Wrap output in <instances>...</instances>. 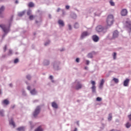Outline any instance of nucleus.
Segmentation results:
<instances>
[{
	"label": "nucleus",
	"mask_w": 131,
	"mask_h": 131,
	"mask_svg": "<svg viewBox=\"0 0 131 131\" xmlns=\"http://www.w3.org/2000/svg\"><path fill=\"white\" fill-rule=\"evenodd\" d=\"M12 21H13V18H11L9 25L4 24L0 25L1 28H2L4 32V34L2 36L3 38L10 32V27H11V22H12Z\"/></svg>",
	"instance_id": "obj_1"
},
{
	"label": "nucleus",
	"mask_w": 131,
	"mask_h": 131,
	"mask_svg": "<svg viewBox=\"0 0 131 131\" xmlns=\"http://www.w3.org/2000/svg\"><path fill=\"white\" fill-rule=\"evenodd\" d=\"M108 27H103L101 25L98 26L96 28V30L97 32H102L103 33H106L107 32V29Z\"/></svg>",
	"instance_id": "obj_2"
},
{
	"label": "nucleus",
	"mask_w": 131,
	"mask_h": 131,
	"mask_svg": "<svg viewBox=\"0 0 131 131\" xmlns=\"http://www.w3.org/2000/svg\"><path fill=\"white\" fill-rule=\"evenodd\" d=\"M114 21V17L113 15H110L107 16L106 19V23L107 26H111L113 24V21Z\"/></svg>",
	"instance_id": "obj_3"
},
{
	"label": "nucleus",
	"mask_w": 131,
	"mask_h": 131,
	"mask_svg": "<svg viewBox=\"0 0 131 131\" xmlns=\"http://www.w3.org/2000/svg\"><path fill=\"white\" fill-rule=\"evenodd\" d=\"M60 62L59 61H55L53 63V68L54 70H61V67H60Z\"/></svg>",
	"instance_id": "obj_4"
},
{
	"label": "nucleus",
	"mask_w": 131,
	"mask_h": 131,
	"mask_svg": "<svg viewBox=\"0 0 131 131\" xmlns=\"http://www.w3.org/2000/svg\"><path fill=\"white\" fill-rule=\"evenodd\" d=\"M39 112H40V107L37 106L33 113V115L35 118L37 117V115L39 114Z\"/></svg>",
	"instance_id": "obj_5"
},
{
	"label": "nucleus",
	"mask_w": 131,
	"mask_h": 131,
	"mask_svg": "<svg viewBox=\"0 0 131 131\" xmlns=\"http://www.w3.org/2000/svg\"><path fill=\"white\" fill-rule=\"evenodd\" d=\"M91 83L92 84V86L91 87L92 93H96V82L95 81H91Z\"/></svg>",
	"instance_id": "obj_6"
},
{
	"label": "nucleus",
	"mask_w": 131,
	"mask_h": 131,
	"mask_svg": "<svg viewBox=\"0 0 131 131\" xmlns=\"http://www.w3.org/2000/svg\"><path fill=\"white\" fill-rule=\"evenodd\" d=\"M27 90L28 91H30V94L33 95H36V94H37V91L35 90V89H33L32 90H31L30 86H27Z\"/></svg>",
	"instance_id": "obj_7"
},
{
	"label": "nucleus",
	"mask_w": 131,
	"mask_h": 131,
	"mask_svg": "<svg viewBox=\"0 0 131 131\" xmlns=\"http://www.w3.org/2000/svg\"><path fill=\"white\" fill-rule=\"evenodd\" d=\"M89 35H90V33L88 31H84L81 33V39H83V38L86 37V36H89Z\"/></svg>",
	"instance_id": "obj_8"
},
{
	"label": "nucleus",
	"mask_w": 131,
	"mask_h": 131,
	"mask_svg": "<svg viewBox=\"0 0 131 131\" xmlns=\"http://www.w3.org/2000/svg\"><path fill=\"white\" fill-rule=\"evenodd\" d=\"M74 84L75 85L76 90H79V89H81V88H82V85H81V84H80V83L77 81H76Z\"/></svg>",
	"instance_id": "obj_9"
},
{
	"label": "nucleus",
	"mask_w": 131,
	"mask_h": 131,
	"mask_svg": "<svg viewBox=\"0 0 131 131\" xmlns=\"http://www.w3.org/2000/svg\"><path fill=\"white\" fill-rule=\"evenodd\" d=\"M58 24L60 28H61V27H64V26H65V23H64V21H63V20L62 19L58 20Z\"/></svg>",
	"instance_id": "obj_10"
},
{
	"label": "nucleus",
	"mask_w": 131,
	"mask_h": 131,
	"mask_svg": "<svg viewBox=\"0 0 131 131\" xmlns=\"http://www.w3.org/2000/svg\"><path fill=\"white\" fill-rule=\"evenodd\" d=\"M5 11V6H2L0 8V17L1 18H4V14H3V12Z\"/></svg>",
	"instance_id": "obj_11"
},
{
	"label": "nucleus",
	"mask_w": 131,
	"mask_h": 131,
	"mask_svg": "<svg viewBox=\"0 0 131 131\" xmlns=\"http://www.w3.org/2000/svg\"><path fill=\"white\" fill-rule=\"evenodd\" d=\"M121 16H126L127 15V10L126 9H123L121 11Z\"/></svg>",
	"instance_id": "obj_12"
},
{
	"label": "nucleus",
	"mask_w": 131,
	"mask_h": 131,
	"mask_svg": "<svg viewBox=\"0 0 131 131\" xmlns=\"http://www.w3.org/2000/svg\"><path fill=\"white\" fill-rule=\"evenodd\" d=\"M119 34V33L118 32V31L115 30L113 34V38L115 39L118 37Z\"/></svg>",
	"instance_id": "obj_13"
},
{
	"label": "nucleus",
	"mask_w": 131,
	"mask_h": 131,
	"mask_svg": "<svg viewBox=\"0 0 131 131\" xmlns=\"http://www.w3.org/2000/svg\"><path fill=\"white\" fill-rule=\"evenodd\" d=\"M126 27L127 28H128V29H129V33H130V31H131V22L130 21H126Z\"/></svg>",
	"instance_id": "obj_14"
},
{
	"label": "nucleus",
	"mask_w": 131,
	"mask_h": 131,
	"mask_svg": "<svg viewBox=\"0 0 131 131\" xmlns=\"http://www.w3.org/2000/svg\"><path fill=\"white\" fill-rule=\"evenodd\" d=\"M93 40L95 41V42H98L99 41V39H100V38L96 35H94L92 37Z\"/></svg>",
	"instance_id": "obj_15"
},
{
	"label": "nucleus",
	"mask_w": 131,
	"mask_h": 131,
	"mask_svg": "<svg viewBox=\"0 0 131 131\" xmlns=\"http://www.w3.org/2000/svg\"><path fill=\"white\" fill-rule=\"evenodd\" d=\"M128 83H129V79H126L123 82L124 86H128Z\"/></svg>",
	"instance_id": "obj_16"
},
{
	"label": "nucleus",
	"mask_w": 131,
	"mask_h": 131,
	"mask_svg": "<svg viewBox=\"0 0 131 131\" xmlns=\"http://www.w3.org/2000/svg\"><path fill=\"white\" fill-rule=\"evenodd\" d=\"M105 82V80H104V79H102L101 81H100V83L99 84V89H103V86L104 85V83Z\"/></svg>",
	"instance_id": "obj_17"
},
{
	"label": "nucleus",
	"mask_w": 131,
	"mask_h": 131,
	"mask_svg": "<svg viewBox=\"0 0 131 131\" xmlns=\"http://www.w3.org/2000/svg\"><path fill=\"white\" fill-rule=\"evenodd\" d=\"M52 106L53 107V108H55V109H57L58 104H57V103H56L55 102H53L52 103Z\"/></svg>",
	"instance_id": "obj_18"
},
{
	"label": "nucleus",
	"mask_w": 131,
	"mask_h": 131,
	"mask_svg": "<svg viewBox=\"0 0 131 131\" xmlns=\"http://www.w3.org/2000/svg\"><path fill=\"white\" fill-rule=\"evenodd\" d=\"M9 103H10V102L7 99H5L2 102L3 105H9Z\"/></svg>",
	"instance_id": "obj_19"
},
{
	"label": "nucleus",
	"mask_w": 131,
	"mask_h": 131,
	"mask_svg": "<svg viewBox=\"0 0 131 131\" xmlns=\"http://www.w3.org/2000/svg\"><path fill=\"white\" fill-rule=\"evenodd\" d=\"M9 124L10 125H12L13 127H15V123L14 122V121H13V119L9 120Z\"/></svg>",
	"instance_id": "obj_20"
},
{
	"label": "nucleus",
	"mask_w": 131,
	"mask_h": 131,
	"mask_svg": "<svg viewBox=\"0 0 131 131\" xmlns=\"http://www.w3.org/2000/svg\"><path fill=\"white\" fill-rule=\"evenodd\" d=\"M17 131H25V126H21L17 128Z\"/></svg>",
	"instance_id": "obj_21"
},
{
	"label": "nucleus",
	"mask_w": 131,
	"mask_h": 131,
	"mask_svg": "<svg viewBox=\"0 0 131 131\" xmlns=\"http://www.w3.org/2000/svg\"><path fill=\"white\" fill-rule=\"evenodd\" d=\"M0 116L4 117L5 116V111L0 109Z\"/></svg>",
	"instance_id": "obj_22"
},
{
	"label": "nucleus",
	"mask_w": 131,
	"mask_h": 131,
	"mask_svg": "<svg viewBox=\"0 0 131 131\" xmlns=\"http://www.w3.org/2000/svg\"><path fill=\"white\" fill-rule=\"evenodd\" d=\"M25 13H26V10L20 12H18V16L19 17H22L23 16V15H24V14H25Z\"/></svg>",
	"instance_id": "obj_23"
},
{
	"label": "nucleus",
	"mask_w": 131,
	"mask_h": 131,
	"mask_svg": "<svg viewBox=\"0 0 131 131\" xmlns=\"http://www.w3.org/2000/svg\"><path fill=\"white\" fill-rule=\"evenodd\" d=\"M50 64V61L48 60H45L43 61V65H45L46 66H48V65H49Z\"/></svg>",
	"instance_id": "obj_24"
},
{
	"label": "nucleus",
	"mask_w": 131,
	"mask_h": 131,
	"mask_svg": "<svg viewBox=\"0 0 131 131\" xmlns=\"http://www.w3.org/2000/svg\"><path fill=\"white\" fill-rule=\"evenodd\" d=\"M130 126H131V121L128 122L126 123V127L127 128H129Z\"/></svg>",
	"instance_id": "obj_25"
},
{
	"label": "nucleus",
	"mask_w": 131,
	"mask_h": 131,
	"mask_svg": "<svg viewBox=\"0 0 131 131\" xmlns=\"http://www.w3.org/2000/svg\"><path fill=\"white\" fill-rule=\"evenodd\" d=\"M71 16L73 19H76L77 18V15L75 13H72Z\"/></svg>",
	"instance_id": "obj_26"
},
{
	"label": "nucleus",
	"mask_w": 131,
	"mask_h": 131,
	"mask_svg": "<svg viewBox=\"0 0 131 131\" xmlns=\"http://www.w3.org/2000/svg\"><path fill=\"white\" fill-rule=\"evenodd\" d=\"M108 121H111V120H112V114L110 113L108 115Z\"/></svg>",
	"instance_id": "obj_27"
},
{
	"label": "nucleus",
	"mask_w": 131,
	"mask_h": 131,
	"mask_svg": "<svg viewBox=\"0 0 131 131\" xmlns=\"http://www.w3.org/2000/svg\"><path fill=\"white\" fill-rule=\"evenodd\" d=\"M113 81H114V82H115L116 83H118V82H119V80L118 78H114L113 79Z\"/></svg>",
	"instance_id": "obj_28"
},
{
	"label": "nucleus",
	"mask_w": 131,
	"mask_h": 131,
	"mask_svg": "<svg viewBox=\"0 0 131 131\" xmlns=\"http://www.w3.org/2000/svg\"><path fill=\"white\" fill-rule=\"evenodd\" d=\"M35 131H43V129H42V128H41V126L38 127Z\"/></svg>",
	"instance_id": "obj_29"
},
{
	"label": "nucleus",
	"mask_w": 131,
	"mask_h": 131,
	"mask_svg": "<svg viewBox=\"0 0 131 131\" xmlns=\"http://www.w3.org/2000/svg\"><path fill=\"white\" fill-rule=\"evenodd\" d=\"M74 28H75L76 29H77V28H79V24H78V23H76L74 26Z\"/></svg>",
	"instance_id": "obj_30"
},
{
	"label": "nucleus",
	"mask_w": 131,
	"mask_h": 131,
	"mask_svg": "<svg viewBox=\"0 0 131 131\" xmlns=\"http://www.w3.org/2000/svg\"><path fill=\"white\" fill-rule=\"evenodd\" d=\"M60 11H62L63 15L65 14V10H64V9H60V8H58L57 12H60Z\"/></svg>",
	"instance_id": "obj_31"
},
{
	"label": "nucleus",
	"mask_w": 131,
	"mask_h": 131,
	"mask_svg": "<svg viewBox=\"0 0 131 131\" xmlns=\"http://www.w3.org/2000/svg\"><path fill=\"white\" fill-rule=\"evenodd\" d=\"M95 16H100L101 15V12L100 11H98L97 12L94 13Z\"/></svg>",
	"instance_id": "obj_32"
},
{
	"label": "nucleus",
	"mask_w": 131,
	"mask_h": 131,
	"mask_svg": "<svg viewBox=\"0 0 131 131\" xmlns=\"http://www.w3.org/2000/svg\"><path fill=\"white\" fill-rule=\"evenodd\" d=\"M110 4L112 7H114V6H115V3H114V2L112 1H110Z\"/></svg>",
	"instance_id": "obj_33"
},
{
	"label": "nucleus",
	"mask_w": 131,
	"mask_h": 131,
	"mask_svg": "<svg viewBox=\"0 0 131 131\" xmlns=\"http://www.w3.org/2000/svg\"><path fill=\"white\" fill-rule=\"evenodd\" d=\"M34 4H33V3L32 2H31L29 4V7L30 8H32V7H34Z\"/></svg>",
	"instance_id": "obj_34"
},
{
	"label": "nucleus",
	"mask_w": 131,
	"mask_h": 131,
	"mask_svg": "<svg viewBox=\"0 0 131 131\" xmlns=\"http://www.w3.org/2000/svg\"><path fill=\"white\" fill-rule=\"evenodd\" d=\"M87 57H88V58H93V54H92L91 53H89L87 55Z\"/></svg>",
	"instance_id": "obj_35"
},
{
	"label": "nucleus",
	"mask_w": 131,
	"mask_h": 131,
	"mask_svg": "<svg viewBox=\"0 0 131 131\" xmlns=\"http://www.w3.org/2000/svg\"><path fill=\"white\" fill-rule=\"evenodd\" d=\"M31 13H32L31 10H28V11H27V15H28V16H30V15H31Z\"/></svg>",
	"instance_id": "obj_36"
},
{
	"label": "nucleus",
	"mask_w": 131,
	"mask_h": 131,
	"mask_svg": "<svg viewBox=\"0 0 131 131\" xmlns=\"http://www.w3.org/2000/svg\"><path fill=\"white\" fill-rule=\"evenodd\" d=\"M13 54V51L12 50H9V53L8 54V56H11Z\"/></svg>",
	"instance_id": "obj_37"
},
{
	"label": "nucleus",
	"mask_w": 131,
	"mask_h": 131,
	"mask_svg": "<svg viewBox=\"0 0 131 131\" xmlns=\"http://www.w3.org/2000/svg\"><path fill=\"white\" fill-rule=\"evenodd\" d=\"M68 27L69 30H72V27L71 26V25L68 24Z\"/></svg>",
	"instance_id": "obj_38"
},
{
	"label": "nucleus",
	"mask_w": 131,
	"mask_h": 131,
	"mask_svg": "<svg viewBox=\"0 0 131 131\" xmlns=\"http://www.w3.org/2000/svg\"><path fill=\"white\" fill-rule=\"evenodd\" d=\"M26 78L28 80H30V79H31V76H30V75H27Z\"/></svg>",
	"instance_id": "obj_39"
},
{
	"label": "nucleus",
	"mask_w": 131,
	"mask_h": 131,
	"mask_svg": "<svg viewBox=\"0 0 131 131\" xmlns=\"http://www.w3.org/2000/svg\"><path fill=\"white\" fill-rule=\"evenodd\" d=\"M96 101L98 102H101V101H102V98L98 97L96 98Z\"/></svg>",
	"instance_id": "obj_40"
},
{
	"label": "nucleus",
	"mask_w": 131,
	"mask_h": 131,
	"mask_svg": "<svg viewBox=\"0 0 131 131\" xmlns=\"http://www.w3.org/2000/svg\"><path fill=\"white\" fill-rule=\"evenodd\" d=\"M18 62H19V59L18 58H16L14 61V64H17Z\"/></svg>",
	"instance_id": "obj_41"
},
{
	"label": "nucleus",
	"mask_w": 131,
	"mask_h": 131,
	"mask_svg": "<svg viewBox=\"0 0 131 131\" xmlns=\"http://www.w3.org/2000/svg\"><path fill=\"white\" fill-rule=\"evenodd\" d=\"M29 19L30 20H33V19H34V16L32 15H30Z\"/></svg>",
	"instance_id": "obj_42"
},
{
	"label": "nucleus",
	"mask_w": 131,
	"mask_h": 131,
	"mask_svg": "<svg viewBox=\"0 0 131 131\" xmlns=\"http://www.w3.org/2000/svg\"><path fill=\"white\" fill-rule=\"evenodd\" d=\"M41 22V18H39V21L37 20H36V23H40Z\"/></svg>",
	"instance_id": "obj_43"
},
{
	"label": "nucleus",
	"mask_w": 131,
	"mask_h": 131,
	"mask_svg": "<svg viewBox=\"0 0 131 131\" xmlns=\"http://www.w3.org/2000/svg\"><path fill=\"white\" fill-rule=\"evenodd\" d=\"M113 58H114V60H115V59H116V52H114L113 53Z\"/></svg>",
	"instance_id": "obj_44"
},
{
	"label": "nucleus",
	"mask_w": 131,
	"mask_h": 131,
	"mask_svg": "<svg viewBox=\"0 0 131 131\" xmlns=\"http://www.w3.org/2000/svg\"><path fill=\"white\" fill-rule=\"evenodd\" d=\"M66 9H67V10H69V9H70V6L69 5L66 6Z\"/></svg>",
	"instance_id": "obj_45"
},
{
	"label": "nucleus",
	"mask_w": 131,
	"mask_h": 131,
	"mask_svg": "<svg viewBox=\"0 0 131 131\" xmlns=\"http://www.w3.org/2000/svg\"><path fill=\"white\" fill-rule=\"evenodd\" d=\"M50 44V41H48L45 43V46H48Z\"/></svg>",
	"instance_id": "obj_46"
},
{
	"label": "nucleus",
	"mask_w": 131,
	"mask_h": 131,
	"mask_svg": "<svg viewBox=\"0 0 131 131\" xmlns=\"http://www.w3.org/2000/svg\"><path fill=\"white\" fill-rule=\"evenodd\" d=\"M76 61L77 62V63H79V58H77L76 59Z\"/></svg>",
	"instance_id": "obj_47"
},
{
	"label": "nucleus",
	"mask_w": 131,
	"mask_h": 131,
	"mask_svg": "<svg viewBox=\"0 0 131 131\" xmlns=\"http://www.w3.org/2000/svg\"><path fill=\"white\" fill-rule=\"evenodd\" d=\"M86 65L90 64V61L89 60H86Z\"/></svg>",
	"instance_id": "obj_48"
},
{
	"label": "nucleus",
	"mask_w": 131,
	"mask_h": 131,
	"mask_svg": "<svg viewBox=\"0 0 131 131\" xmlns=\"http://www.w3.org/2000/svg\"><path fill=\"white\" fill-rule=\"evenodd\" d=\"M7 50V46H5V47L4 48V52H6Z\"/></svg>",
	"instance_id": "obj_49"
},
{
	"label": "nucleus",
	"mask_w": 131,
	"mask_h": 131,
	"mask_svg": "<svg viewBox=\"0 0 131 131\" xmlns=\"http://www.w3.org/2000/svg\"><path fill=\"white\" fill-rule=\"evenodd\" d=\"M49 78L50 79H51V80L53 79V76L52 75L50 76Z\"/></svg>",
	"instance_id": "obj_50"
},
{
	"label": "nucleus",
	"mask_w": 131,
	"mask_h": 131,
	"mask_svg": "<svg viewBox=\"0 0 131 131\" xmlns=\"http://www.w3.org/2000/svg\"><path fill=\"white\" fill-rule=\"evenodd\" d=\"M9 86L10 88H12L13 87V84H12V83L9 84Z\"/></svg>",
	"instance_id": "obj_51"
},
{
	"label": "nucleus",
	"mask_w": 131,
	"mask_h": 131,
	"mask_svg": "<svg viewBox=\"0 0 131 131\" xmlns=\"http://www.w3.org/2000/svg\"><path fill=\"white\" fill-rule=\"evenodd\" d=\"M2 94H3V91L0 89V95H2Z\"/></svg>",
	"instance_id": "obj_52"
},
{
	"label": "nucleus",
	"mask_w": 131,
	"mask_h": 131,
	"mask_svg": "<svg viewBox=\"0 0 131 131\" xmlns=\"http://www.w3.org/2000/svg\"><path fill=\"white\" fill-rule=\"evenodd\" d=\"M88 67H84L85 70H88Z\"/></svg>",
	"instance_id": "obj_53"
},
{
	"label": "nucleus",
	"mask_w": 131,
	"mask_h": 131,
	"mask_svg": "<svg viewBox=\"0 0 131 131\" xmlns=\"http://www.w3.org/2000/svg\"><path fill=\"white\" fill-rule=\"evenodd\" d=\"M77 125H79V122L77 121Z\"/></svg>",
	"instance_id": "obj_54"
},
{
	"label": "nucleus",
	"mask_w": 131,
	"mask_h": 131,
	"mask_svg": "<svg viewBox=\"0 0 131 131\" xmlns=\"http://www.w3.org/2000/svg\"><path fill=\"white\" fill-rule=\"evenodd\" d=\"M18 3H19V2H18V1H17V0L15 1V4H18Z\"/></svg>",
	"instance_id": "obj_55"
},
{
	"label": "nucleus",
	"mask_w": 131,
	"mask_h": 131,
	"mask_svg": "<svg viewBox=\"0 0 131 131\" xmlns=\"http://www.w3.org/2000/svg\"><path fill=\"white\" fill-rule=\"evenodd\" d=\"M29 123H30V125H32V122H30Z\"/></svg>",
	"instance_id": "obj_56"
},
{
	"label": "nucleus",
	"mask_w": 131,
	"mask_h": 131,
	"mask_svg": "<svg viewBox=\"0 0 131 131\" xmlns=\"http://www.w3.org/2000/svg\"><path fill=\"white\" fill-rule=\"evenodd\" d=\"M49 18H52V16H51L50 14L49 15Z\"/></svg>",
	"instance_id": "obj_57"
},
{
	"label": "nucleus",
	"mask_w": 131,
	"mask_h": 131,
	"mask_svg": "<svg viewBox=\"0 0 131 131\" xmlns=\"http://www.w3.org/2000/svg\"><path fill=\"white\" fill-rule=\"evenodd\" d=\"M24 93H25V92H23V95H24Z\"/></svg>",
	"instance_id": "obj_58"
},
{
	"label": "nucleus",
	"mask_w": 131,
	"mask_h": 131,
	"mask_svg": "<svg viewBox=\"0 0 131 131\" xmlns=\"http://www.w3.org/2000/svg\"><path fill=\"white\" fill-rule=\"evenodd\" d=\"M1 2H4V0H0Z\"/></svg>",
	"instance_id": "obj_59"
},
{
	"label": "nucleus",
	"mask_w": 131,
	"mask_h": 131,
	"mask_svg": "<svg viewBox=\"0 0 131 131\" xmlns=\"http://www.w3.org/2000/svg\"><path fill=\"white\" fill-rule=\"evenodd\" d=\"M26 84H28L27 83V82H26Z\"/></svg>",
	"instance_id": "obj_60"
}]
</instances>
